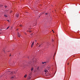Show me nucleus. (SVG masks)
<instances>
[{"mask_svg": "<svg viewBox=\"0 0 80 80\" xmlns=\"http://www.w3.org/2000/svg\"><path fill=\"white\" fill-rule=\"evenodd\" d=\"M32 60L33 61V62H29L28 65H32V64H34V63L35 62V59H33Z\"/></svg>", "mask_w": 80, "mask_h": 80, "instance_id": "nucleus-1", "label": "nucleus"}, {"mask_svg": "<svg viewBox=\"0 0 80 80\" xmlns=\"http://www.w3.org/2000/svg\"><path fill=\"white\" fill-rule=\"evenodd\" d=\"M48 68H46V69L44 70L45 73H47V72H48Z\"/></svg>", "mask_w": 80, "mask_h": 80, "instance_id": "nucleus-2", "label": "nucleus"}, {"mask_svg": "<svg viewBox=\"0 0 80 80\" xmlns=\"http://www.w3.org/2000/svg\"><path fill=\"white\" fill-rule=\"evenodd\" d=\"M14 73H16V72H12L11 73V75H12L14 74Z\"/></svg>", "mask_w": 80, "mask_h": 80, "instance_id": "nucleus-3", "label": "nucleus"}, {"mask_svg": "<svg viewBox=\"0 0 80 80\" xmlns=\"http://www.w3.org/2000/svg\"><path fill=\"white\" fill-rule=\"evenodd\" d=\"M18 37H20V34L18 32Z\"/></svg>", "mask_w": 80, "mask_h": 80, "instance_id": "nucleus-4", "label": "nucleus"}, {"mask_svg": "<svg viewBox=\"0 0 80 80\" xmlns=\"http://www.w3.org/2000/svg\"><path fill=\"white\" fill-rule=\"evenodd\" d=\"M19 15H18V13H17V14L16 15V16L18 18V16H19Z\"/></svg>", "mask_w": 80, "mask_h": 80, "instance_id": "nucleus-5", "label": "nucleus"}, {"mask_svg": "<svg viewBox=\"0 0 80 80\" xmlns=\"http://www.w3.org/2000/svg\"><path fill=\"white\" fill-rule=\"evenodd\" d=\"M27 74L25 75L24 76V78H26L27 77Z\"/></svg>", "mask_w": 80, "mask_h": 80, "instance_id": "nucleus-6", "label": "nucleus"}, {"mask_svg": "<svg viewBox=\"0 0 80 80\" xmlns=\"http://www.w3.org/2000/svg\"><path fill=\"white\" fill-rule=\"evenodd\" d=\"M31 78V77L29 76L28 77V79H29V80H30V78Z\"/></svg>", "mask_w": 80, "mask_h": 80, "instance_id": "nucleus-7", "label": "nucleus"}, {"mask_svg": "<svg viewBox=\"0 0 80 80\" xmlns=\"http://www.w3.org/2000/svg\"><path fill=\"white\" fill-rule=\"evenodd\" d=\"M10 72V71H8L7 72H6V73H5V74H7V73H9V72Z\"/></svg>", "mask_w": 80, "mask_h": 80, "instance_id": "nucleus-8", "label": "nucleus"}, {"mask_svg": "<svg viewBox=\"0 0 80 80\" xmlns=\"http://www.w3.org/2000/svg\"><path fill=\"white\" fill-rule=\"evenodd\" d=\"M34 43H35V42H33L32 43V45H33L34 44Z\"/></svg>", "mask_w": 80, "mask_h": 80, "instance_id": "nucleus-9", "label": "nucleus"}, {"mask_svg": "<svg viewBox=\"0 0 80 80\" xmlns=\"http://www.w3.org/2000/svg\"><path fill=\"white\" fill-rule=\"evenodd\" d=\"M14 77H15V76L12 77H11V78L12 79H13V78H14Z\"/></svg>", "mask_w": 80, "mask_h": 80, "instance_id": "nucleus-10", "label": "nucleus"}, {"mask_svg": "<svg viewBox=\"0 0 80 80\" xmlns=\"http://www.w3.org/2000/svg\"><path fill=\"white\" fill-rule=\"evenodd\" d=\"M46 63V62H42V64H44V63Z\"/></svg>", "mask_w": 80, "mask_h": 80, "instance_id": "nucleus-11", "label": "nucleus"}, {"mask_svg": "<svg viewBox=\"0 0 80 80\" xmlns=\"http://www.w3.org/2000/svg\"><path fill=\"white\" fill-rule=\"evenodd\" d=\"M33 44H32L31 46V48H32V47H33Z\"/></svg>", "mask_w": 80, "mask_h": 80, "instance_id": "nucleus-12", "label": "nucleus"}, {"mask_svg": "<svg viewBox=\"0 0 80 80\" xmlns=\"http://www.w3.org/2000/svg\"><path fill=\"white\" fill-rule=\"evenodd\" d=\"M31 71L33 70V68H32L31 69Z\"/></svg>", "mask_w": 80, "mask_h": 80, "instance_id": "nucleus-13", "label": "nucleus"}, {"mask_svg": "<svg viewBox=\"0 0 80 80\" xmlns=\"http://www.w3.org/2000/svg\"><path fill=\"white\" fill-rule=\"evenodd\" d=\"M4 17H7V15H4Z\"/></svg>", "mask_w": 80, "mask_h": 80, "instance_id": "nucleus-14", "label": "nucleus"}, {"mask_svg": "<svg viewBox=\"0 0 80 80\" xmlns=\"http://www.w3.org/2000/svg\"><path fill=\"white\" fill-rule=\"evenodd\" d=\"M3 52H5V48H4L2 50Z\"/></svg>", "mask_w": 80, "mask_h": 80, "instance_id": "nucleus-15", "label": "nucleus"}, {"mask_svg": "<svg viewBox=\"0 0 80 80\" xmlns=\"http://www.w3.org/2000/svg\"><path fill=\"white\" fill-rule=\"evenodd\" d=\"M47 14H48V13H44V15H47Z\"/></svg>", "mask_w": 80, "mask_h": 80, "instance_id": "nucleus-16", "label": "nucleus"}, {"mask_svg": "<svg viewBox=\"0 0 80 80\" xmlns=\"http://www.w3.org/2000/svg\"><path fill=\"white\" fill-rule=\"evenodd\" d=\"M5 8H7V7H8L7 6H5Z\"/></svg>", "mask_w": 80, "mask_h": 80, "instance_id": "nucleus-17", "label": "nucleus"}, {"mask_svg": "<svg viewBox=\"0 0 80 80\" xmlns=\"http://www.w3.org/2000/svg\"><path fill=\"white\" fill-rule=\"evenodd\" d=\"M2 5L0 4V7H2Z\"/></svg>", "mask_w": 80, "mask_h": 80, "instance_id": "nucleus-18", "label": "nucleus"}, {"mask_svg": "<svg viewBox=\"0 0 80 80\" xmlns=\"http://www.w3.org/2000/svg\"><path fill=\"white\" fill-rule=\"evenodd\" d=\"M20 27H22V25H20Z\"/></svg>", "mask_w": 80, "mask_h": 80, "instance_id": "nucleus-19", "label": "nucleus"}, {"mask_svg": "<svg viewBox=\"0 0 80 80\" xmlns=\"http://www.w3.org/2000/svg\"><path fill=\"white\" fill-rule=\"evenodd\" d=\"M9 28V27H8V28H7L6 30H7V29H8Z\"/></svg>", "mask_w": 80, "mask_h": 80, "instance_id": "nucleus-20", "label": "nucleus"}, {"mask_svg": "<svg viewBox=\"0 0 80 80\" xmlns=\"http://www.w3.org/2000/svg\"><path fill=\"white\" fill-rule=\"evenodd\" d=\"M25 35H27V33H25Z\"/></svg>", "mask_w": 80, "mask_h": 80, "instance_id": "nucleus-21", "label": "nucleus"}, {"mask_svg": "<svg viewBox=\"0 0 80 80\" xmlns=\"http://www.w3.org/2000/svg\"><path fill=\"white\" fill-rule=\"evenodd\" d=\"M29 33H30V32H31V31H29Z\"/></svg>", "mask_w": 80, "mask_h": 80, "instance_id": "nucleus-22", "label": "nucleus"}, {"mask_svg": "<svg viewBox=\"0 0 80 80\" xmlns=\"http://www.w3.org/2000/svg\"><path fill=\"white\" fill-rule=\"evenodd\" d=\"M31 35H33V34H31Z\"/></svg>", "mask_w": 80, "mask_h": 80, "instance_id": "nucleus-23", "label": "nucleus"}, {"mask_svg": "<svg viewBox=\"0 0 80 80\" xmlns=\"http://www.w3.org/2000/svg\"><path fill=\"white\" fill-rule=\"evenodd\" d=\"M53 33H55V32H54V31H53Z\"/></svg>", "mask_w": 80, "mask_h": 80, "instance_id": "nucleus-24", "label": "nucleus"}, {"mask_svg": "<svg viewBox=\"0 0 80 80\" xmlns=\"http://www.w3.org/2000/svg\"><path fill=\"white\" fill-rule=\"evenodd\" d=\"M52 42H53V40H52Z\"/></svg>", "mask_w": 80, "mask_h": 80, "instance_id": "nucleus-25", "label": "nucleus"}, {"mask_svg": "<svg viewBox=\"0 0 80 80\" xmlns=\"http://www.w3.org/2000/svg\"><path fill=\"white\" fill-rule=\"evenodd\" d=\"M52 32H53V30H52Z\"/></svg>", "mask_w": 80, "mask_h": 80, "instance_id": "nucleus-26", "label": "nucleus"}, {"mask_svg": "<svg viewBox=\"0 0 80 80\" xmlns=\"http://www.w3.org/2000/svg\"><path fill=\"white\" fill-rule=\"evenodd\" d=\"M37 51H38V52H39V50H38Z\"/></svg>", "mask_w": 80, "mask_h": 80, "instance_id": "nucleus-27", "label": "nucleus"}, {"mask_svg": "<svg viewBox=\"0 0 80 80\" xmlns=\"http://www.w3.org/2000/svg\"><path fill=\"white\" fill-rule=\"evenodd\" d=\"M8 22H9V20H8Z\"/></svg>", "mask_w": 80, "mask_h": 80, "instance_id": "nucleus-28", "label": "nucleus"}, {"mask_svg": "<svg viewBox=\"0 0 80 80\" xmlns=\"http://www.w3.org/2000/svg\"><path fill=\"white\" fill-rule=\"evenodd\" d=\"M68 64H69L68 63Z\"/></svg>", "mask_w": 80, "mask_h": 80, "instance_id": "nucleus-29", "label": "nucleus"}, {"mask_svg": "<svg viewBox=\"0 0 80 80\" xmlns=\"http://www.w3.org/2000/svg\"><path fill=\"white\" fill-rule=\"evenodd\" d=\"M37 41V40H35V42H36Z\"/></svg>", "mask_w": 80, "mask_h": 80, "instance_id": "nucleus-30", "label": "nucleus"}, {"mask_svg": "<svg viewBox=\"0 0 80 80\" xmlns=\"http://www.w3.org/2000/svg\"><path fill=\"white\" fill-rule=\"evenodd\" d=\"M41 45H39V46H40Z\"/></svg>", "mask_w": 80, "mask_h": 80, "instance_id": "nucleus-31", "label": "nucleus"}, {"mask_svg": "<svg viewBox=\"0 0 80 80\" xmlns=\"http://www.w3.org/2000/svg\"><path fill=\"white\" fill-rule=\"evenodd\" d=\"M2 30L1 29V30Z\"/></svg>", "mask_w": 80, "mask_h": 80, "instance_id": "nucleus-32", "label": "nucleus"}, {"mask_svg": "<svg viewBox=\"0 0 80 80\" xmlns=\"http://www.w3.org/2000/svg\"><path fill=\"white\" fill-rule=\"evenodd\" d=\"M38 44V43H37Z\"/></svg>", "mask_w": 80, "mask_h": 80, "instance_id": "nucleus-33", "label": "nucleus"}, {"mask_svg": "<svg viewBox=\"0 0 80 80\" xmlns=\"http://www.w3.org/2000/svg\"><path fill=\"white\" fill-rule=\"evenodd\" d=\"M10 56H11V55H10Z\"/></svg>", "mask_w": 80, "mask_h": 80, "instance_id": "nucleus-34", "label": "nucleus"}, {"mask_svg": "<svg viewBox=\"0 0 80 80\" xmlns=\"http://www.w3.org/2000/svg\"><path fill=\"white\" fill-rule=\"evenodd\" d=\"M39 17H40V16H39Z\"/></svg>", "mask_w": 80, "mask_h": 80, "instance_id": "nucleus-35", "label": "nucleus"}]
</instances>
